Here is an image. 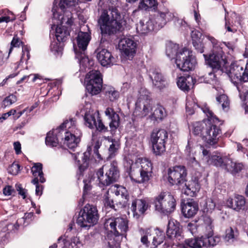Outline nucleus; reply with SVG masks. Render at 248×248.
<instances>
[{
    "label": "nucleus",
    "instance_id": "obj_1",
    "mask_svg": "<svg viewBox=\"0 0 248 248\" xmlns=\"http://www.w3.org/2000/svg\"><path fill=\"white\" fill-rule=\"evenodd\" d=\"M111 0L112 7L109 9L111 18L108 11L103 10L98 20V23L102 34L111 35L122 32L124 29L123 16L118 9V0Z\"/></svg>",
    "mask_w": 248,
    "mask_h": 248
},
{
    "label": "nucleus",
    "instance_id": "obj_2",
    "mask_svg": "<svg viewBox=\"0 0 248 248\" xmlns=\"http://www.w3.org/2000/svg\"><path fill=\"white\" fill-rule=\"evenodd\" d=\"M139 96L136 103V110L141 112L142 116L149 114L152 120H162L167 115L165 108L160 105L152 106L149 96V92L145 88L139 91Z\"/></svg>",
    "mask_w": 248,
    "mask_h": 248
},
{
    "label": "nucleus",
    "instance_id": "obj_3",
    "mask_svg": "<svg viewBox=\"0 0 248 248\" xmlns=\"http://www.w3.org/2000/svg\"><path fill=\"white\" fill-rule=\"evenodd\" d=\"M178 45L169 44L167 45L166 53L170 58H175V63L181 71H189L193 70L196 64L195 57L191 51L183 48L178 51Z\"/></svg>",
    "mask_w": 248,
    "mask_h": 248
},
{
    "label": "nucleus",
    "instance_id": "obj_4",
    "mask_svg": "<svg viewBox=\"0 0 248 248\" xmlns=\"http://www.w3.org/2000/svg\"><path fill=\"white\" fill-rule=\"evenodd\" d=\"M202 109L207 117L205 128L203 133V139L208 144L215 145L221 135V130L216 124L219 122L218 119L214 115L208 107L205 106Z\"/></svg>",
    "mask_w": 248,
    "mask_h": 248
},
{
    "label": "nucleus",
    "instance_id": "obj_5",
    "mask_svg": "<svg viewBox=\"0 0 248 248\" xmlns=\"http://www.w3.org/2000/svg\"><path fill=\"white\" fill-rule=\"evenodd\" d=\"M207 38L211 42L214 49L217 48V51L214 50V52L212 54L207 55L203 54L206 63L212 68L214 71H217L221 70L226 63L224 54L220 47L219 42L214 37L207 35Z\"/></svg>",
    "mask_w": 248,
    "mask_h": 248
},
{
    "label": "nucleus",
    "instance_id": "obj_6",
    "mask_svg": "<svg viewBox=\"0 0 248 248\" xmlns=\"http://www.w3.org/2000/svg\"><path fill=\"white\" fill-rule=\"evenodd\" d=\"M90 33L80 31L76 37L77 44L78 48L74 47L76 58L78 60L80 68H86L89 65L88 58L85 55V51L91 40Z\"/></svg>",
    "mask_w": 248,
    "mask_h": 248
},
{
    "label": "nucleus",
    "instance_id": "obj_7",
    "mask_svg": "<svg viewBox=\"0 0 248 248\" xmlns=\"http://www.w3.org/2000/svg\"><path fill=\"white\" fill-rule=\"evenodd\" d=\"M98 219L99 215L96 206L88 204L80 211L77 224L81 228L88 229L96 224Z\"/></svg>",
    "mask_w": 248,
    "mask_h": 248
},
{
    "label": "nucleus",
    "instance_id": "obj_8",
    "mask_svg": "<svg viewBox=\"0 0 248 248\" xmlns=\"http://www.w3.org/2000/svg\"><path fill=\"white\" fill-rule=\"evenodd\" d=\"M154 205L156 211L168 215L175 210L176 201L170 193L162 192L155 197Z\"/></svg>",
    "mask_w": 248,
    "mask_h": 248
},
{
    "label": "nucleus",
    "instance_id": "obj_9",
    "mask_svg": "<svg viewBox=\"0 0 248 248\" xmlns=\"http://www.w3.org/2000/svg\"><path fill=\"white\" fill-rule=\"evenodd\" d=\"M141 235V243L150 248H156L163 243L165 238L164 232L158 229L143 230Z\"/></svg>",
    "mask_w": 248,
    "mask_h": 248
},
{
    "label": "nucleus",
    "instance_id": "obj_10",
    "mask_svg": "<svg viewBox=\"0 0 248 248\" xmlns=\"http://www.w3.org/2000/svg\"><path fill=\"white\" fill-rule=\"evenodd\" d=\"M105 227L115 236L122 235L128 230V221L122 217H110L105 222Z\"/></svg>",
    "mask_w": 248,
    "mask_h": 248
},
{
    "label": "nucleus",
    "instance_id": "obj_11",
    "mask_svg": "<svg viewBox=\"0 0 248 248\" xmlns=\"http://www.w3.org/2000/svg\"><path fill=\"white\" fill-rule=\"evenodd\" d=\"M86 88L92 95L98 94L102 88V78L101 73L97 70L90 71L86 76Z\"/></svg>",
    "mask_w": 248,
    "mask_h": 248
},
{
    "label": "nucleus",
    "instance_id": "obj_12",
    "mask_svg": "<svg viewBox=\"0 0 248 248\" xmlns=\"http://www.w3.org/2000/svg\"><path fill=\"white\" fill-rule=\"evenodd\" d=\"M168 133L164 129H155L153 130L151 136L154 153L161 155L165 151V143L168 139Z\"/></svg>",
    "mask_w": 248,
    "mask_h": 248
},
{
    "label": "nucleus",
    "instance_id": "obj_13",
    "mask_svg": "<svg viewBox=\"0 0 248 248\" xmlns=\"http://www.w3.org/2000/svg\"><path fill=\"white\" fill-rule=\"evenodd\" d=\"M90 104H87L85 109L89 108L88 111L86 110L84 114V120L85 124L90 128L95 127L97 130L102 132H105L108 131V128L102 122L98 112H93L91 109Z\"/></svg>",
    "mask_w": 248,
    "mask_h": 248
},
{
    "label": "nucleus",
    "instance_id": "obj_14",
    "mask_svg": "<svg viewBox=\"0 0 248 248\" xmlns=\"http://www.w3.org/2000/svg\"><path fill=\"white\" fill-rule=\"evenodd\" d=\"M202 228L204 233V240L205 248L214 247L217 245L220 241L219 237L213 236V226L212 220L209 217L205 216L203 217V223L202 224Z\"/></svg>",
    "mask_w": 248,
    "mask_h": 248
},
{
    "label": "nucleus",
    "instance_id": "obj_15",
    "mask_svg": "<svg viewBox=\"0 0 248 248\" xmlns=\"http://www.w3.org/2000/svg\"><path fill=\"white\" fill-rule=\"evenodd\" d=\"M243 67L240 65L237 62L232 63L229 70H227L226 73L229 77L232 82L237 87L239 92L240 93V87L243 81ZM241 97V94L240 93Z\"/></svg>",
    "mask_w": 248,
    "mask_h": 248
},
{
    "label": "nucleus",
    "instance_id": "obj_16",
    "mask_svg": "<svg viewBox=\"0 0 248 248\" xmlns=\"http://www.w3.org/2000/svg\"><path fill=\"white\" fill-rule=\"evenodd\" d=\"M186 169L185 167L178 166L170 169L168 171V180L172 185H177L182 186L186 182Z\"/></svg>",
    "mask_w": 248,
    "mask_h": 248
},
{
    "label": "nucleus",
    "instance_id": "obj_17",
    "mask_svg": "<svg viewBox=\"0 0 248 248\" xmlns=\"http://www.w3.org/2000/svg\"><path fill=\"white\" fill-rule=\"evenodd\" d=\"M96 58L103 66L110 67L116 62L115 58L108 49L100 44L96 50Z\"/></svg>",
    "mask_w": 248,
    "mask_h": 248
},
{
    "label": "nucleus",
    "instance_id": "obj_18",
    "mask_svg": "<svg viewBox=\"0 0 248 248\" xmlns=\"http://www.w3.org/2000/svg\"><path fill=\"white\" fill-rule=\"evenodd\" d=\"M173 17L171 13L169 12L167 9H161L156 11L153 16L150 19L153 21L155 25V29L163 27L166 23L171 20Z\"/></svg>",
    "mask_w": 248,
    "mask_h": 248
},
{
    "label": "nucleus",
    "instance_id": "obj_19",
    "mask_svg": "<svg viewBox=\"0 0 248 248\" xmlns=\"http://www.w3.org/2000/svg\"><path fill=\"white\" fill-rule=\"evenodd\" d=\"M64 135H62L61 142L62 141L64 145L71 150L77 147L80 141L81 133L78 129H77L76 133L64 132Z\"/></svg>",
    "mask_w": 248,
    "mask_h": 248
},
{
    "label": "nucleus",
    "instance_id": "obj_20",
    "mask_svg": "<svg viewBox=\"0 0 248 248\" xmlns=\"http://www.w3.org/2000/svg\"><path fill=\"white\" fill-rule=\"evenodd\" d=\"M141 169L140 170V176L134 180L138 183H142L148 182L152 173V165L151 162L144 159L141 162Z\"/></svg>",
    "mask_w": 248,
    "mask_h": 248
},
{
    "label": "nucleus",
    "instance_id": "obj_21",
    "mask_svg": "<svg viewBox=\"0 0 248 248\" xmlns=\"http://www.w3.org/2000/svg\"><path fill=\"white\" fill-rule=\"evenodd\" d=\"M119 46L129 59L132 58L136 53V44L132 39L124 38L121 39Z\"/></svg>",
    "mask_w": 248,
    "mask_h": 248
},
{
    "label": "nucleus",
    "instance_id": "obj_22",
    "mask_svg": "<svg viewBox=\"0 0 248 248\" xmlns=\"http://www.w3.org/2000/svg\"><path fill=\"white\" fill-rule=\"evenodd\" d=\"M150 77L152 80L153 86L155 88L161 90L166 87L167 83L166 78L159 70L155 69L151 71Z\"/></svg>",
    "mask_w": 248,
    "mask_h": 248
},
{
    "label": "nucleus",
    "instance_id": "obj_23",
    "mask_svg": "<svg viewBox=\"0 0 248 248\" xmlns=\"http://www.w3.org/2000/svg\"><path fill=\"white\" fill-rule=\"evenodd\" d=\"M181 232L179 223L173 219L170 220L167 230L168 236L171 239H176V241L180 240L182 238Z\"/></svg>",
    "mask_w": 248,
    "mask_h": 248
},
{
    "label": "nucleus",
    "instance_id": "obj_24",
    "mask_svg": "<svg viewBox=\"0 0 248 248\" xmlns=\"http://www.w3.org/2000/svg\"><path fill=\"white\" fill-rule=\"evenodd\" d=\"M227 205L236 211L245 210L247 209L245 198L241 195L235 196L234 199H229L226 202Z\"/></svg>",
    "mask_w": 248,
    "mask_h": 248
},
{
    "label": "nucleus",
    "instance_id": "obj_25",
    "mask_svg": "<svg viewBox=\"0 0 248 248\" xmlns=\"http://www.w3.org/2000/svg\"><path fill=\"white\" fill-rule=\"evenodd\" d=\"M181 188L185 194L190 197H194L199 192L200 186L198 180L195 179L194 180L188 181L187 183L185 182Z\"/></svg>",
    "mask_w": 248,
    "mask_h": 248
},
{
    "label": "nucleus",
    "instance_id": "obj_26",
    "mask_svg": "<svg viewBox=\"0 0 248 248\" xmlns=\"http://www.w3.org/2000/svg\"><path fill=\"white\" fill-rule=\"evenodd\" d=\"M198 205L193 199L187 201L182 205V212L186 217H191L196 215L198 211Z\"/></svg>",
    "mask_w": 248,
    "mask_h": 248
},
{
    "label": "nucleus",
    "instance_id": "obj_27",
    "mask_svg": "<svg viewBox=\"0 0 248 248\" xmlns=\"http://www.w3.org/2000/svg\"><path fill=\"white\" fill-rule=\"evenodd\" d=\"M105 112V114L111 120L109 126L111 133L113 134L119 125V116L114 111L113 108H108Z\"/></svg>",
    "mask_w": 248,
    "mask_h": 248
},
{
    "label": "nucleus",
    "instance_id": "obj_28",
    "mask_svg": "<svg viewBox=\"0 0 248 248\" xmlns=\"http://www.w3.org/2000/svg\"><path fill=\"white\" fill-rule=\"evenodd\" d=\"M204 235L201 237L187 239L185 241V244L182 245V248H205Z\"/></svg>",
    "mask_w": 248,
    "mask_h": 248
},
{
    "label": "nucleus",
    "instance_id": "obj_29",
    "mask_svg": "<svg viewBox=\"0 0 248 248\" xmlns=\"http://www.w3.org/2000/svg\"><path fill=\"white\" fill-rule=\"evenodd\" d=\"M76 119L75 118H69L66 120L58 128L59 133L64 134V132L76 133L77 132Z\"/></svg>",
    "mask_w": 248,
    "mask_h": 248
},
{
    "label": "nucleus",
    "instance_id": "obj_30",
    "mask_svg": "<svg viewBox=\"0 0 248 248\" xmlns=\"http://www.w3.org/2000/svg\"><path fill=\"white\" fill-rule=\"evenodd\" d=\"M148 207L144 199H136L132 202L131 209L134 214H143Z\"/></svg>",
    "mask_w": 248,
    "mask_h": 248
},
{
    "label": "nucleus",
    "instance_id": "obj_31",
    "mask_svg": "<svg viewBox=\"0 0 248 248\" xmlns=\"http://www.w3.org/2000/svg\"><path fill=\"white\" fill-rule=\"evenodd\" d=\"M177 84L179 88L184 91H188L194 84L193 78L190 76L178 78Z\"/></svg>",
    "mask_w": 248,
    "mask_h": 248
},
{
    "label": "nucleus",
    "instance_id": "obj_32",
    "mask_svg": "<svg viewBox=\"0 0 248 248\" xmlns=\"http://www.w3.org/2000/svg\"><path fill=\"white\" fill-rule=\"evenodd\" d=\"M62 135L58 129L53 132L49 131L46 138V144L51 147H56L61 139Z\"/></svg>",
    "mask_w": 248,
    "mask_h": 248
},
{
    "label": "nucleus",
    "instance_id": "obj_33",
    "mask_svg": "<svg viewBox=\"0 0 248 248\" xmlns=\"http://www.w3.org/2000/svg\"><path fill=\"white\" fill-rule=\"evenodd\" d=\"M90 155L89 152H85L83 154L78 153V155H76L75 160L78 162L80 172L84 171L88 167Z\"/></svg>",
    "mask_w": 248,
    "mask_h": 248
},
{
    "label": "nucleus",
    "instance_id": "obj_34",
    "mask_svg": "<svg viewBox=\"0 0 248 248\" xmlns=\"http://www.w3.org/2000/svg\"><path fill=\"white\" fill-rule=\"evenodd\" d=\"M155 29V25L153 21L150 19L145 23L143 21L140 20L136 25V30L140 34H143Z\"/></svg>",
    "mask_w": 248,
    "mask_h": 248
},
{
    "label": "nucleus",
    "instance_id": "obj_35",
    "mask_svg": "<svg viewBox=\"0 0 248 248\" xmlns=\"http://www.w3.org/2000/svg\"><path fill=\"white\" fill-rule=\"evenodd\" d=\"M228 159V157L226 156L222 157L217 154L213 155L209 157L207 162L210 165H213L224 169L227 162L226 161L227 159Z\"/></svg>",
    "mask_w": 248,
    "mask_h": 248
},
{
    "label": "nucleus",
    "instance_id": "obj_36",
    "mask_svg": "<svg viewBox=\"0 0 248 248\" xmlns=\"http://www.w3.org/2000/svg\"><path fill=\"white\" fill-rule=\"evenodd\" d=\"M191 36L192 40V44L194 47L200 53L203 52V45L201 41L202 33L197 30H194L191 31Z\"/></svg>",
    "mask_w": 248,
    "mask_h": 248
},
{
    "label": "nucleus",
    "instance_id": "obj_37",
    "mask_svg": "<svg viewBox=\"0 0 248 248\" xmlns=\"http://www.w3.org/2000/svg\"><path fill=\"white\" fill-rule=\"evenodd\" d=\"M106 172L112 183L116 182L119 178L120 174L117 168V164L113 161L109 166H107Z\"/></svg>",
    "mask_w": 248,
    "mask_h": 248
},
{
    "label": "nucleus",
    "instance_id": "obj_38",
    "mask_svg": "<svg viewBox=\"0 0 248 248\" xmlns=\"http://www.w3.org/2000/svg\"><path fill=\"white\" fill-rule=\"evenodd\" d=\"M226 159V161H227V162L224 169L227 171L230 172L232 174H235L242 170L243 167V165L242 163L233 162L229 158Z\"/></svg>",
    "mask_w": 248,
    "mask_h": 248
},
{
    "label": "nucleus",
    "instance_id": "obj_39",
    "mask_svg": "<svg viewBox=\"0 0 248 248\" xmlns=\"http://www.w3.org/2000/svg\"><path fill=\"white\" fill-rule=\"evenodd\" d=\"M238 237V232L235 229L230 227L226 230V234L224 237V241L228 244H232L236 241Z\"/></svg>",
    "mask_w": 248,
    "mask_h": 248
},
{
    "label": "nucleus",
    "instance_id": "obj_40",
    "mask_svg": "<svg viewBox=\"0 0 248 248\" xmlns=\"http://www.w3.org/2000/svg\"><path fill=\"white\" fill-rule=\"evenodd\" d=\"M70 33L67 28L62 26H57L55 29V36L59 42H64L69 35Z\"/></svg>",
    "mask_w": 248,
    "mask_h": 248
},
{
    "label": "nucleus",
    "instance_id": "obj_41",
    "mask_svg": "<svg viewBox=\"0 0 248 248\" xmlns=\"http://www.w3.org/2000/svg\"><path fill=\"white\" fill-rule=\"evenodd\" d=\"M104 169H107L106 165L103 166L102 168L99 169L96 173V175L100 184L104 186H107L112 184V182L108 176L106 172L105 175H104L103 170Z\"/></svg>",
    "mask_w": 248,
    "mask_h": 248
},
{
    "label": "nucleus",
    "instance_id": "obj_42",
    "mask_svg": "<svg viewBox=\"0 0 248 248\" xmlns=\"http://www.w3.org/2000/svg\"><path fill=\"white\" fill-rule=\"evenodd\" d=\"M103 92L106 96L108 98L110 101H114L117 100L119 97V93L113 87H105L103 89Z\"/></svg>",
    "mask_w": 248,
    "mask_h": 248
},
{
    "label": "nucleus",
    "instance_id": "obj_43",
    "mask_svg": "<svg viewBox=\"0 0 248 248\" xmlns=\"http://www.w3.org/2000/svg\"><path fill=\"white\" fill-rule=\"evenodd\" d=\"M42 164L40 163H34L31 168V170L34 177L39 176V181L43 183L46 181L44 177V173L42 170Z\"/></svg>",
    "mask_w": 248,
    "mask_h": 248
},
{
    "label": "nucleus",
    "instance_id": "obj_44",
    "mask_svg": "<svg viewBox=\"0 0 248 248\" xmlns=\"http://www.w3.org/2000/svg\"><path fill=\"white\" fill-rule=\"evenodd\" d=\"M156 0H140L139 8L142 10H147L150 9L155 10L157 8Z\"/></svg>",
    "mask_w": 248,
    "mask_h": 248
},
{
    "label": "nucleus",
    "instance_id": "obj_45",
    "mask_svg": "<svg viewBox=\"0 0 248 248\" xmlns=\"http://www.w3.org/2000/svg\"><path fill=\"white\" fill-rule=\"evenodd\" d=\"M206 120L202 122H197L194 123L193 132L194 135H198L203 138V131L205 128Z\"/></svg>",
    "mask_w": 248,
    "mask_h": 248
},
{
    "label": "nucleus",
    "instance_id": "obj_46",
    "mask_svg": "<svg viewBox=\"0 0 248 248\" xmlns=\"http://www.w3.org/2000/svg\"><path fill=\"white\" fill-rule=\"evenodd\" d=\"M120 148V143L115 140H112V143L110 145L108 149V156L107 157V159H109L113 157L117 153L119 148Z\"/></svg>",
    "mask_w": 248,
    "mask_h": 248
},
{
    "label": "nucleus",
    "instance_id": "obj_47",
    "mask_svg": "<svg viewBox=\"0 0 248 248\" xmlns=\"http://www.w3.org/2000/svg\"><path fill=\"white\" fill-rule=\"evenodd\" d=\"M216 202L211 198L207 199L203 206V211L204 213H211L215 209Z\"/></svg>",
    "mask_w": 248,
    "mask_h": 248
},
{
    "label": "nucleus",
    "instance_id": "obj_48",
    "mask_svg": "<svg viewBox=\"0 0 248 248\" xmlns=\"http://www.w3.org/2000/svg\"><path fill=\"white\" fill-rule=\"evenodd\" d=\"M216 100L218 104L221 106L223 109L225 110L229 107V101L226 95L221 94L216 97Z\"/></svg>",
    "mask_w": 248,
    "mask_h": 248
},
{
    "label": "nucleus",
    "instance_id": "obj_49",
    "mask_svg": "<svg viewBox=\"0 0 248 248\" xmlns=\"http://www.w3.org/2000/svg\"><path fill=\"white\" fill-rule=\"evenodd\" d=\"M61 42H59L57 40H54L51 42L50 47L51 51L54 53H61L62 50V45Z\"/></svg>",
    "mask_w": 248,
    "mask_h": 248
},
{
    "label": "nucleus",
    "instance_id": "obj_50",
    "mask_svg": "<svg viewBox=\"0 0 248 248\" xmlns=\"http://www.w3.org/2000/svg\"><path fill=\"white\" fill-rule=\"evenodd\" d=\"M16 97L14 94H10L6 97L2 102V106L4 108L11 106L16 101Z\"/></svg>",
    "mask_w": 248,
    "mask_h": 248
},
{
    "label": "nucleus",
    "instance_id": "obj_51",
    "mask_svg": "<svg viewBox=\"0 0 248 248\" xmlns=\"http://www.w3.org/2000/svg\"><path fill=\"white\" fill-rule=\"evenodd\" d=\"M78 0H60V5L62 8L65 7L75 6L78 3Z\"/></svg>",
    "mask_w": 248,
    "mask_h": 248
},
{
    "label": "nucleus",
    "instance_id": "obj_52",
    "mask_svg": "<svg viewBox=\"0 0 248 248\" xmlns=\"http://www.w3.org/2000/svg\"><path fill=\"white\" fill-rule=\"evenodd\" d=\"M104 204L108 207H109L112 209H114L115 210H116L115 208L113 201L109 197H108V193H107L106 195H105Z\"/></svg>",
    "mask_w": 248,
    "mask_h": 248
},
{
    "label": "nucleus",
    "instance_id": "obj_53",
    "mask_svg": "<svg viewBox=\"0 0 248 248\" xmlns=\"http://www.w3.org/2000/svg\"><path fill=\"white\" fill-rule=\"evenodd\" d=\"M186 228L192 235H194L197 232V231L196 222L188 223L186 226Z\"/></svg>",
    "mask_w": 248,
    "mask_h": 248
},
{
    "label": "nucleus",
    "instance_id": "obj_54",
    "mask_svg": "<svg viewBox=\"0 0 248 248\" xmlns=\"http://www.w3.org/2000/svg\"><path fill=\"white\" fill-rule=\"evenodd\" d=\"M20 166L17 164L13 163L8 169V172L13 174L16 175L19 171Z\"/></svg>",
    "mask_w": 248,
    "mask_h": 248
},
{
    "label": "nucleus",
    "instance_id": "obj_55",
    "mask_svg": "<svg viewBox=\"0 0 248 248\" xmlns=\"http://www.w3.org/2000/svg\"><path fill=\"white\" fill-rule=\"evenodd\" d=\"M225 27L226 30L232 32H235L237 31L236 29L234 28H232L230 26V21L227 18V16L228 15V12L226 11V9H225Z\"/></svg>",
    "mask_w": 248,
    "mask_h": 248
},
{
    "label": "nucleus",
    "instance_id": "obj_56",
    "mask_svg": "<svg viewBox=\"0 0 248 248\" xmlns=\"http://www.w3.org/2000/svg\"><path fill=\"white\" fill-rule=\"evenodd\" d=\"M21 43V41L16 36L14 37L11 43V47L9 49V54L12 52L14 47H19Z\"/></svg>",
    "mask_w": 248,
    "mask_h": 248
},
{
    "label": "nucleus",
    "instance_id": "obj_57",
    "mask_svg": "<svg viewBox=\"0 0 248 248\" xmlns=\"http://www.w3.org/2000/svg\"><path fill=\"white\" fill-rule=\"evenodd\" d=\"M125 192H126V190L124 187H119V189H117L115 191V194L116 196H119L121 195V196L122 198H124L125 199H127V197L128 195L126 194V193H125Z\"/></svg>",
    "mask_w": 248,
    "mask_h": 248
},
{
    "label": "nucleus",
    "instance_id": "obj_58",
    "mask_svg": "<svg viewBox=\"0 0 248 248\" xmlns=\"http://www.w3.org/2000/svg\"><path fill=\"white\" fill-rule=\"evenodd\" d=\"M16 189L17 191L18 192V194L22 196L23 199H25L26 195V190L22 188L21 185L20 184H17L16 186Z\"/></svg>",
    "mask_w": 248,
    "mask_h": 248
},
{
    "label": "nucleus",
    "instance_id": "obj_59",
    "mask_svg": "<svg viewBox=\"0 0 248 248\" xmlns=\"http://www.w3.org/2000/svg\"><path fill=\"white\" fill-rule=\"evenodd\" d=\"M33 217V212L26 213L25 214L24 216L21 218L20 220H23L24 222H25L26 220L28 223H29L32 220Z\"/></svg>",
    "mask_w": 248,
    "mask_h": 248
},
{
    "label": "nucleus",
    "instance_id": "obj_60",
    "mask_svg": "<svg viewBox=\"0 0 248 248\" xmlns=\"http://www.w3.org/2000/svg\"><path fill=\"white\" fill-rule=\"evenodd\" d=\"M23 54L21 58L20 61L23 62V60L27 61L30 59V53L27 47H25L23 49Z\"/></svg>",
    "mask_w": 248,
    "mask_h": 248
},
{
    "label": "nucleus",
    "instance_id": "obj_61",
    "mask_svg": "<svg viewBox=\"0 0 248 248\" xmlns=\"http://www.w3.org/2000/svg\"><path fill=\"white\" fill-rule=\"evenodd\" d=\"M101 143L98 141H96L95 143V144L93 146V152L94 153L97 155V157L99 159H103L102 157H101V155L99 154L98 152V149L100 147Z\"/></svg>",
    "mask_w": 248,
    "mask_h": 248
},
{
    "label": "nucleus",
    "instance_id": "obj_62",
    "mask_svg": "<svg viewBox=\"0 0 248 248\" xmlns=\"http://www.w3.org/2000/svg\"><path fill=\"white\" fill-rule=\"evenodd\" d=\"M13 189L11 186H8L5 187L3 189V193L6 196L12 195Z\"/></svg>",
    "mask_w": 248,
    "mask_h": 248
},
{
    "label": "nucleus",
    "instance_id": "obj_63",
    "mask_svg": "<svg viewBox=\"0 0 248 248\" xmlns=\"http://www.w3.org/2000/svg\"><path fill=\"white\" fill-rule=\"evenodd\" d=\"M194 147L193 143L192 141L188 140L187 145L186 146V151L190 155L193 151Z\"/></svg>",
    "mask_w": 248,
    "mask_h": 248
},
{
    "label": "nucleus",
    "instance_id": "obj_64",
    "mask_svg": "<svg viewBox=\"0 0 248 248\" xmlns=\"http://www.w3.org/2000/svg\"><path fill=\"white\" fill-rule=\"evenodd\" d=\"M244 101L245 103V109L246 113H248V91L244 94Z\"/></svg>",
    "mask_w": 248,
    "mask_h": 248
}]
</instances>
